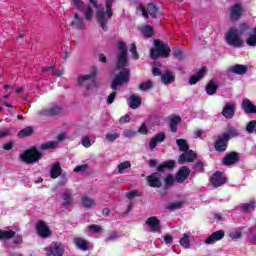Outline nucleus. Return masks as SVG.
Here are the masks:
<instances>
[{
    "label": "nucleus",
    "mask_w": 256,
    "mask_h": 256,
    "mask_svg": "<svg viewBox=\"0 0 256 256\" xmlns=\"http://www.w3.org/2000/svg\"><path fill=\"white\" fill-rule=\"evenodd\" d=\"M117 90H113L109 95H108V98H107V103L108 105H111L115 102V98L117 97Z\"/></svg>",
    "instance_id": "nucleus-55"
},
{
    "label": "nucleus",
    "mask_w": 256,
    "mask_h": 256,
    "mask_svg": "<svg viewBox=\"0 0 256 256\" xmlns=\"http://www.w3.org/2000/svg\"><path fill=\"white\" fill-rule=\"evenodd\" d=\"M183 205H185L183 201L169 202L166 205V209L168 211H177V209H183Z\"/></svg>",
    "instance_id": "nucleus-32"
},
{
    "label": "nucleus",
    "mask_w": 256,
    "mask_h": 256,
    "mask_svg": "<svg viewBox=\"0 0 256 256\" xmlns=\"http://www.w3.org/2000/svg\"><path fill=\"white\" fill-rule=\"evenodd\" d=\"M82 145L83 147H86V149H89V147H91V139H89V136H86L82 139Z\"/></svg>",
    "instance_id": "nucleus-62"
},
{
    "label": "nucleus",
    "mask_w": 256,
    "mask_h": 256,
    "mask_svg": "<svg viewBox=\"0 0 256 256\" xmlns=\"http://www.w3.org/2000/svg\"><path fill=\"white\" fill-rule=\"evenodd\" d=\"M57 141H48L46 143L41 144L40 149L42 151H51V149H57Z\"/></svg>",
    "instance_id": "nucleus-36"
},
{
    "label": "nucleus",
    "mask_w": 256,
    "mask_h": 256,
    "mask_svg": "<svg viewBox=\"0 0 256 256\" xmlns=\"http://www.w3.org/2000/svg\"><path fill=\"white\" fill-rule=\"evenodd\" d=\"M195 169L197 171H199L200 173H203V171H205L204 167H205V163H203V161H197L194 165Z\"/></svg>",
    "instance_id": "nucleus-59"
},
{
    "label": "nucleus",
    "mask_w": 256,
    "mask_h": 256,
    "mask_svg": "<svg viewBox=\"0 0 256 256\" xmlns=\"http://www.w3.org/2000/svg\"><path fill=\"white\" fill-rule=\"evenodd\" d=\"M180 245L184 249H189L191 247V240H189V235L187 233L183 234V237L180 239Z\"/></svg>",
    "instance_id": "nucleus-39"
},
{
    "label": "nucleus",
    "mask_w": 256,
    "mask_h": 256,
    "mask_svg": "<svg viewBox=\"0 0 256 256\" xmlns=\"http://www.w3.org/2000/svg\"><path fill=\"white\" fill-rule=\"evenodd\" d=\"M242 235H243V232H241V230L239 229L229 233V237L232 238L233 240L241 239Z\"/></svg>",
    "instance_id": "nucleus-54"
},
{
    "label": "nucleus",
    "mask_w": 256,
    "mask_h": 256,
    "mask_svg": "<svg viewBox=\"0 0 256 256\" xmlns=\"http://www.w3.org/2000/svg\"><path fill=\"white\" fill-rule=\"evenodd\" d=\"M35 229L39 237H42V239H49V237L53 235L51 228H49V225H47V222H45V220H38L36 222Z\"/></svg>",
    "instance_id": "nucleus-9"
},
{
    "label": "nucleus",
    "mask_w": 256,
    "mask_h": 256,
    "mask_svg": "<svg viewBox=\"0 0 256 256\" xmlns=\"http://www.w3.org/2000/svg\"><path fill=\"white\" fill-rule=\"evenodd\" d=\"M142 35L147 38L152 37L153 35H155V30L153 29V27L147 25L142 29Z\"/></svg>",
    "instance_id": "nucleus-45"
},
{
    "label": "nucleus",
    "mask_w": 256,
    "mask_h": 256,
    "mask_svg": "<svg viewBox=\"0 0 256 256\" xmlns=\"http://www.w3.org/2000/svg\"><path fill=\"white\" fill-rule=\"evenodd\" d=\"M161 81L164 83V85H169L175 81V75L171 74V72H167L166 74L162 75Z\"/></svg>",
    "instance_id": "nucleus-37"
},
{
    "label": "nucleus",
    "mask_w": 256,
    "mask_h": 256,
    "mask_svg": "<svg viewBox=\"0 0 256 256\" xmlns=\"http://www.w3.org/2000/svg\"><path fill=\"white\" fill-rule=\"evenodd\" d=\"M249 29H251V27H249V25H247V23H242L239 26L240 33H245L246 31H249Z\"/></svg>",
    "instance_id": "nucleus-64"
},
{
    "label": "nucleus",
    "mask_w": 256,
    "mask_h": 256,
    "mask_svg": "<svg viewBox=\"0 0 256 256\" xmlns=\"http://www.w3.org/2000/svg\"><path fill=\"white\" fill-rule=\"evenodd\" d=\"M127 199H134V197H139V191L132 190L126 194Z\"/></svg>",
    "instance_id": "nucleus-61"
},
{
    "label": "nucleus",
    "mask_w": 256,
    "mask_h": 256,
    "mask_svg": "<svg viewBox=\"0 0 256 256\" xmlns=\"http://www.w3.org/2000/svg\"><path fill=\"white\" fill-rule=\"evenodd\" d=\"M246 132L249 134L254 133V135H256V120H251L250 122L247 123Z\"/></svg>",
    "instance_id": "nucleus-43"
},
{
    "label": "nucleus",
    "mask_w": 256,
    "mask_h": 256,
    "mask_svg": "<svg viewBox=\"0 0 256 256\" xmlns=\"http://www.w3.org/2000/svg\"><path fill=\"white\" fill-rule=\"evenodd\" d=\"M14 237H15V231L13 230L3 231L0 229V241L13 239Z\"/></svg>",
    "instance_id": "nucleus-35"
},
{
    "label": "nucleus",
    "mask_w": 256,
    "mask_h": 256,
    "mask_svg": "<svg viewBox=\"0 0 256 256\" xmlns=\"http://www.w3.org/2000/svg\"><path fill=\"white\" fill-rule=\"evenodd\" d=\"M210 184L214 187V189H218V187H223L225 183H227V178L223 176V172L216 171L209 179Z\"/></svg>",
    "instance_id": "nucleus-13"
},
{
    "label": "nucleus",
    "mask_w": 256,
    "mask_h": 256,
    "mask_svg": "<svg viewBox=\"0 0 256 256\" xmlns=\"http://www.w3.org/2000/svg\"><path fill=\"white\" fill-rule=\"evenodd\" d=\"M89 167L88 164H82V165H78L74 168V172L75 173H80V171H87V168Z\"/></svg>",
    "instance_id": "nucleus-60"
},
{
    "label": "nucleus",
    "mask_w": 256,
    "mask_h": 256,
    "mask_svg": "<svg viewBox=\"0 0 256 256\" xmlns=\"http://www.w3.org/2000/svg\"><path fill=\"white\" fill-rule=\"evenodd\" d=\"M241 109L244 110L246 115L256 114V106L249 100V98H244L241 103Z\"/></svg>",
    "instance_id": "nucleus-21"
},
{
    "label": "nucleus",
    "mask_w": 256,
    "mask_h": 256,
    "mask_svg": "<svg viewBox=\"0 0 256 256\" xmlns=\"http://www.w3.org/2000/svg\"><path fill=\"white\" fill-rule=\"evenodd\" d=\"M176 143H177L180 151H182L183 153L185 151H189V144H187V140L182 139V138L181 139H177Z\"/></svg>",
    "instance_id": "nucleus-41"
},
{
    "label": "nucleus",
    "mask_w": 256,
    "mask_h": 256,
    "mask_svg": "<svg viewBox=\"0 0 256 256\" xmlns=\"http://www.w3.org/2000/svg\"><path fill=\"white\" fill-rule=\"evenodd\" d=\"M119 238H121V232L112 231L106 237V241H117Z\"/></svg>",
    "instance_id": "nucleus-47"
},
{
    "label": "nucleus",
    "mask_w": 256,
    "mask_h": 256,
    "mask_svg": "<svg viewBox=\"0 0 256 256\" xmlns=\"http://www.w3.org/2000/svg\"><path fill=\"white\" fill-rule=\"evenodd\" d=\"M141 98L135 94H132L130 96V103H129V107L130 109H139V107H141Z\"/></svg>",
    "instance_id": "nucleus-31"
},
{
    "label": "nucleus",
    "mask_w": 256,
    "mask_h": 256,
    "mask_svg": "<svg viewBox=\"0 0 256 256\" xmlns=\"http://www.w3.org/2000/svg\"><path fill=\"white\" fill-rule=\"evenodd\" d=\"M154 45L156 48H152L150 50V58L154 61H157L158 57H169L171 53V48L169 45L164 44L161 40L156 39L154 40Z\"/></svg>",
    "instance_id": "nucleus-4"
},
{
    "label": "nucleus",
    "mask_w": 256,
    "mask_h": 256,
    "mask_svg": "<svg viewBox=\"0 0 256 256\" xmlns=\"http://www.w3.org/2000/svg\"><path fill=\"white\" fill-rule=\"evenodd\" d=\"M88 229L93 233H99L101 231V226L93 224L88 226Z\"/></svg>",
    "instance_id": "nucleus-63"
},
{
    "label": "nucleus",
    "mask_w": 256,
    "mask_h": 256,
    "mask_svg": "<svg viewBox=\"0 0 256 256\" xmlns=\"http://www.w3.org/2000/svg\"><path fill=\"white\" fill-rule=\"evenodd\" d=\"M123 135H124V137L131 139V137H135V135H137V131L131 130V129H125L123 131Z\"/></svg>",
    "instance_id": "nucleus-56"
},
{
    "label": "nucleus",
    "mask_w": 256,
    "mask_h": 256,
    "mask_svg": "<svg viewBox=\"0 0 256 256\" xmlns=\"http://www.w3.org/2000/svg\"><path fill=\"white\" fill-rule=\"evenodd\" d=\"M136 132L139 133L140 135H149V128H147L146 123H142L138 131Z\"/></svg>",
    "instance_id": "nucleus-52"
},
{
    "label": "nucleus",
    "mask_w": 256,
    "mask_h": 256,
    "mask_svg": "<svg viewBox=\"0 0 256 256\" xmlns=\"http://www.w3.org/2000/svg\"><path fill=\"white\" fill-rule=\"evenodd\" d=\"M153 87H155V85L153 84V81H151V80H148L146 82H142L139 85L140 91H149V89H153Z\"/></svg>",
    "instance_id": "nucleus-42"
},
{
    "label": "nucleus",
    "mask_w": 256,
    "mask_h": 256,
    "mask_svg": "<svg viewBox=\"0 0 256 256\" xmlns=\"http://www.w3.org/2000/svg\"><path fill=\"white\" fill-rule=\"evenodd\" d=\"M154 139L158 143H163V141H165V139H167V136L165 135V133L161 132V133L156 134Z\"/></svg>",
    "instance_id": "nucleus-58"
},
{
    "label": "nucleus",
    "mask_w": 256,
    "mask_h": 256,
    "mask_svg": "<svg viewBox=\"0 0 256 256\" xmlns=\"http://www.w3.org/2000/svg\"><path fill=\"white\" fill-rule=\"evenodd\" d=\"M248 243H256V226H253L248 232Z\"/></svg>",
    "instance_id": "nucleus-44"
},
{
    "label": "nucleus",
    "mask_w": 256,
    "mask_h": 256,
    "mask_svg": "<svg viewBox=\"0 0 256 256\" xmlns=\"http://www.w3.org/2000/svg\"><path fill=\"white\" fill-rule=\"evenodd\" d=\"M165 169H168L169 171H171V169H175V161L174 160H169L167 162H164V163L160 164L156 168L157 172H154L150 175H152V177H155L156 179L161 181V179H163V173H165Z\"/></svg>",
    "instance_id": "nucleus-10"
},
{
    "label": "nucleus",
    "mask_w": 256,
    "mask_h": 256,
    "mask_svg": "<svg viewBox=\"0 0 256 256\" xmlns=\"http://www.w3.org/2000/svg\"><path fill=\"white\" fill-rule=\"evenodd\" d=\"M249 68L247 65L235 64L227 69V73H233L234 75H246Z\"/></svg>",
    "instance_id": "nucleus-22"
},
{
    "label": "nucleus",
    "mask_w": 256,
    "mask_h": 256,
    "mask_svg": "<svg viewBox=\"0 0 256 256\" xmlns=\"http://www.w3.org/2000/svg\"><path fill=\"white\" fill-rule=\"evenodd\" d=\"M130 167H131V162L129 161L122 162L118 165V172L121 174L125 169H130Z\"/></svg>",
    "instance_id": "nucleus-51"
},
{
    "label": "nucleus",
    "mask_w": 256,
    "mask_h": 256,
    "mask_svg": "<svg viewBox=\"0 0 256 256\" xmlns=\"http://www.w3.org/2000/svg\"><path fill=\"white\" fill-rule=\"evenodd\" d=\"M119 52L116 56V69L123 71L129 67V56L127 55V44L125 42L118 43Z\"/></svg>",
    "instance_id": "nucleus-3"
},
{
    "label": "nucleus",
    "mask_w": 256,
    "mask_h": 256,
    "mask_svg": "<svg viewBox=\"0 0 256 256\" xmlns=\"http://www.w3.org/2000/svg\"><path fill=\"white\" fill-rule=\"evenodd\" d=\"M225 237V231L218 230L208 236L205 240L206 245H213V243H217V241H221Z\"/></svg>",
    "instance_id": "nucleus-23"
},
{
    "label": "nucleus",
    "mask_w": 256,
    "mask_h": 256,
    "mask_svg": "<svg viewBox=\"0 0 256 256\" xmlns=\"http://www.w3.org/2000/svg\"><path fill=\"white\" fill-rule=\"evenodd\" d=\"M61 113H63V107L59 105H52L39 111L40 117H58Z\"/></svg>",
    "instance_id": "nucleus-12"
},
{
    "label": "nucleus",
    "mask_w": 256,
    "mask_h": 256,
    "mask_svg": "<svg viewBox=\"0 0 256 256\" xmlns=\"http://www.w3.org/2000/svg\"><path fill=\"white\" fill-rule=\"evenodd\" d=\"M164 181L166 183V186L173 185L175 183V178H173V175L168 174L165 178ZM165 191H167V187H165Z\"/></svg>",
    "instance_id": "nucleus-57"
},
{
    "label": "nucleus",
    "mask_w": 256,
    "mask_h": 256,
    "mask_svg": "<svg viewBox=\"0 0 256 256\" xmlns=\"http://www.w3.org/2000/svg\"><path fill=\"white\" fill-rule=\"evenodd\" d=\"M146 225L150 227L153 233H159L161 231V220L155 216L149 217L146 220Z\"/></svg>",
    "instance_id": "nucleus-20"
},
{
    "label": "nucleus",
    "mask_w": 256,
    "mask_h": 256,
    "mask_svg": "<svg viewBox=\"0 0 256 256\" xmlns=\"http://www.w3.org/2000/svg\"><path fill=\"white\" fill-rule=\"evenodd\" d=\"M243 13H245V9H243V6L239 3H235L230 7V21H239V19L243 17Z\"/></svg>",
    "instance_id": "nucleus-14"
},
{
    "label": "nucleus",
    "mask_w": 256,
    "mask_h": 256,
    "mask_svg": "<svg viewBox=\"0 0 256 256\" xmlns=\"http://www.w3.org/2000/svg\"><path fill=\"white\" fill-rule=\"evenodd\" d=\"M119 137H121V133L119 132H115V133H107L106 134V141H108V143H115L116 139H119Z\"/></svg>",
    "instance_id": "nucleus-46"
},
{
    "label": "nucleus",
    "mask_w": 256,
    "mask_h": 256,
    "mask_svg": "<svg viewBox=\"0 0 256 256\" xmlns=\"http://www.w3.org/2000/svg\"><path fill=\"white\" fill-rule=\"evenodd\" d=\"M239 159V153L232 151L225 154L224 158L222 159V165H224V167H230V165H237V163H239Z\"/></svg>",
    "instance_id": "nucleus-15"
},
{
    "label": "nucleus",
    "mask_w": 256,
    "mask_h": 256,
    "mask_svg": "<svg viewBox=\"0 0 256 256\" xmlns=\"http://www.w3.org/2000/svg\"><path fill=\"white\" fill-rule=\"evenodd\" d=\"M235 137H239V130L233 126L228 127L222 134L217 136V139L214 142L215 151H218V153L227 151L229 141Z\"/></svg>",
    "instance_id": "nucleus-1"
},
{
    "label": "nucleus",
    "mask_w": 256,
    "mask_h": 256,
    "mask_svg": "<svg viewBox=\"0 0 256 256\" xmlns=\"http://www.w3.org/2000/svg\"><path fill=\"white\" fill-rule=\"evenodd\" d=\"M129 79H131V70H129V68H124L112 80L111 90L117 91L118 87L125 85V83H129Z\"/></svg>",
    "instance_id": "nucleus-7"
},
{
    "label": "nucleus",
    "mask_w": 256,
    "mask_h": 256,
    "mask_svg": "<svg viewBox=\"0 0 256 256\" xmlns=\"http://www.w3.org/2000/svg\"><path fill=\"white\" fill-rule=\"evenodd\" d=\"M217 89H219V87L213 80H210L206 85L207 95H215V93H217Z\"/></svg>",
    "instance_id": "nucleus-33"
},
{
    "label": "nucleus",
    "mask_w": 256,
    "mask_h": 256,
    "mask_svg": "<svg viewBox=\"0 0 256 256\" xmlns=\"http://www.w3.org/2000/svg\"><path fill=\"white\" fill-rule=\"evenodd\" d=\"M130 52L132 53V59L137 61L139 59V53L137 52V45L135 43L131 44Z\"/></svg>",
    "instance_id": "nucleus-53"
},
{
    "label": "nucleus",
    "mask_w": 256,
    "mask_h": 256,
    "mask_svg": "<svg viewBox=\"0 0 256 256\" xmlns=\"http://www.w3.org/2000/svg\"><path fill=\"white\" fill-rule=\"evenodd\" d=\"M75 245L81 251H88L89 250V245L87 244V240H85L83 238H76L75 239Z\"/></svg>",
    "instance_id": "nucleus-34"
},
{
    "label": "nucleus",
    "mask_w": 256,
    "mask_h": 256,
    "mask_svg": "<svg viewBox=\"0 0 256 256\" xmlns=\"http://www.w3.org/2000/svg\"><path fill=\"white\" fill-rule=\"evenodd\" d=\"M226 43L235 49L243 47V39L239 36V30L237 28L231 27L228 30L226 33Z\"/></svg>",
    "instance_id": "nucleus-8"
},
{
    "label": "nucleus",
    "mask_w": 256,
    "mask_h": 256,
    "mask_svg": "<svg viewBox=\"0 0 256 256\" xmlns=\"http://www.w3.org/2000/svg\"><path fill=\"white\" fill-rule=\"evenodd\" d=\"M146 181H147L149 187H153L154 189H159V187H161V185H163L161 180H159L155 176H152L151 174L146 177Z\"/></svg>",
    "instance_id": "nucleus-27"
},
{
    "label": "nucleus",
    "mask_w": 256,
    "mask_h": 256,
    "mask_svg": "<svg viewBox=\"0 0 256 256\" xmlns=\"http://www.w3.org/2000/svg\"><path fill=\"white\" fill-rule=\"evenodd\" d=\"M168 123L171 133H177V126L183 123V119L179 115H173L168 117Z\"/></svg>",
    "instance_id": "nucleus-24"
},
{
    "label": "nucleus",
    "mask_w": 256,
    "mask_h": 256,
    "mask_svg": "<svg viewBox=\"0 0 256 256\" xmlns=\"http://www.w3.org/2000/svg\"><path fill=\"white\" fill-rule=\"evenodd\" d=\"M61 171H63V168H61V163L59 162L54 163V165L50 170L51 179H57V177H60Z\"/></svg>",
    "instance_id": "nucleus-28"
},
{
    "label": "nucleus",
    "mask_w": 256,
    "mask_h": 256,
    "mask_svg": "<svg viewBox=\"0 0 256 256\" xmlns=\"http://www.w3.org/2000/svg\"><path fill=\"white\" fill-rule=\"evenodd\" d=\"M189 175H191V169L187 166H182L176 173L175 179L177 183H185L189 179Z\"/></svg>",
    "instance_id": "nucleus-17"
},
{
    "label": "nucleus",
    "mask_w": 256,
    "mask_h": 256,
    "mask_svg": "<svg viewBox=\"0 0 256 256\" xmlns=\"http://www.w3.org/2000/svg\"><path fill=\"white\" fill-rule=\"evenodd\" d=\"M65 254V248L63 247L62 243L59 242H53L48 247V253L47 256H63Z\"/></svg>",
    "instance_id": "nucleus-16"
},
{
    "label": "nucleus",
    "mask_w": 256,
    "mask_h": 256,
    "mask_svg": "<svg viewBox=\"0 0 256 256\" xmlns=\"http://www.w3.org/2000/svg\"><path fill=\"white\" fill-rule=\"evenodd\" d=\"M197 159V153L193 150H187L184 153H182L178 158V163H193Z\"/></svg>",
    "instance_id": "nucleus-18"
},
{
    "label": "nucleus",
    "mask_w": 256,
    "mask_h": 256,
    "mask_svg": "<svg viewBox=\"0 0 256 256\" xmlns=\"http://www.w3.org/2000/svg\"><path fill=\"white\" fill-rule=\"evenodd\" d=\"M256 207V201L251 200L249 203H245L241 206L242 211H245L246 213H251L252 209H255Z\"/></svg>",
    "instance_id": "nucleus-40"
},
{
    "label": "nucleus",
    "mask_w": 256,
    "mask_h": 256,
    "mask_svg": "<svg viewBox=\"0 0 256 256\" xmlns=\"http://www.w3.org/2000/svg\"><path fill=\"white\" fill-rule=\"evenodd\" d=\"M139 9L142 11L144 19H149V15H151L153 19H157V15H159V8L153 3H149L147 8H145L143 4H140Z\"/></svg>",
    "instance_id": "nucleus-11"
},
{
    "label": "nucleus",
    "mask_w": 256,
    "mask_h": 256,
    "mask_svg": "<svg viewBox=\"0 0 256 256\" xmlns=\"http://www.w3.org/2000/svg\"><path fill=\"white\" fill-rule=\"evenodd\" d=\"M237 106L235 103L227 102L222 109V115L225 119H233L235 117V110Z\"/></svg>",
    "instance_id": "nucleus-19"
},
{
    "label": "nucleus",
    "mask_w": 256,
    "mask_h": 256,
    "mask_svg": "<svg viewBox=\"0 0 256 256\" xmlns=\"http://www.w3.org/2000/svg\"><path fill=\"white\" fill-rule=\"evenodd\" d=\"M115 0H106L105 1V7L101 6L96 10V19L98 21L99 26L103 31H107L109 27L107 26V23L111 21V18L113 17V3Z\"/></svg>",
    "instance_id": "nucleus-2"
},
{
    "label": "nucleus",
    "mask_w": 256,
    "mask_h": 256,
    "mask_svg": "<svg viewBox=\"0 0 256 256\" xmlns=\"http://www.w3.org/2000/svg\"><path fill=\"white\" fill-rule=\"evenodd\" d=\"M84 17L86 21H91L93 19V8H91V6H87L84 9Z\"/></svg>",
    "instance_id": "nucleus-48"
},
{
    "label": "nucleus",
    "mask_w": 256,
    "mask_h": 256,
    "mask_svg": "<svg viewBox=\"0 0 256 256\" xmlns=\"http://www.w3.org/2000/svg\"><path fill=\"white\" fill-rule=\"evenodd\" d=\"M205 73H207V68L202 67L196 74L192 75L190 79L188 80V83L190 85H197L203 77H205Z\"/></svg>",
    "instance_id": "nucleus-25"
},
{
    "label": "nucleus",
    "mask_w": 256,
    "mask_h": 256,
    "mask_svg": "<svg viewBox=\"0 0 256 256\" xmlns=\"http://www.w3.org/2000/svg\"><path fill=\"white\" fill-rule=\"evenodd\" d=\"M246 44L248 47H256V34H250L246 39Z\"/></svg>",
    "instance_id": "nucleus-50"
},
{
    "label": "nucleus",
    "mask_w": 256,
    "mask_h": 256,
    "mask_svg": "<svg viewBox=\"0 0 256 256\" xmlns=\"http://www.w3.org/2000/svg\"><path fill=\"white\" fill-rule=\"evenodd\" d=\"M81 203L83 207H87V208L95 207L96 205L95 200L89 198V196H83Z\"/></svg>",
    "instance_id": "nucleus-38"
},
{
    "label": "nucleus",
    "mask_w": 256,
    "mask_h": 256,
    "mask_svg": "<svg viewBox=\"0 0 256 256\" xmlns=\"http://www.w3.org/2000/svg\"><path fill=\"white\" fill-rule=\"evenodd\" d=\"M62 201L63 207H71V205H73V194L71 193V190H64L62 193Z\"/></svg>",
    "instance_id": "nucleus-26"
},
{
    "label": "nucleus",
    "mask_w": 256,
    "mask_h": 256,
    "mask_svg": "<svg viewBox=\"0 0 256 256\" xmlns=\"http://www.w3.org/2000/svg\"><path fill=\"white\" fill-rule=\"evenodd\" d=\"M21 159L26 165H33V163H37L39 159H43V154L39 152L37 146H32L28 150L24 151L21 155Z\"/></svg>",
    "instance_id": "nucleus-6"
},
{
    "label": "nucleus",
    "mask_w": 256,
    "mask_h": 256,
    "mask_svg": "<svg viewBox=\"0 0 256 256\" xmlns=\"http://www.w3.org/2000/svg\"><path fill=\"white\" fill-rule=\"evenodd\" d=\"M173 56L175 57V59H178L179 61L185 59V56L183 55V51L181 50V48H173Z\"/></svg>",
    "instance_id": "nucleus-49"
},
{
    "label": "nucleus",
    "mask_w": 256,
    "mask_h": 256,
    "mask_svg": "<svg viewBox=\"0 0 256 256\" xmlns=\"http://www.w3.org/2000/svg\"><path fill=\"white\" fill-rule=\"evenodd\" d=\"M72 27H75V29H85V21H83V18L79 17V14L74 15V20L71 22Z\"/></svg>",
    "instance_id": "nucleus-30"
},
{
    "label": "nucleus",
    "mask_w": 256,
    "mask_h": 256,
    "mask_svg": "<svg viewBox=\"0 0 256 256\" xmlns=\"http://www.w3.org/2000/svg\"><path fill=\"white\" fill-rule=\"evenodd\" d=\"M97 75H99V69L94 66L90 74L78 77L79 87H85L87 91L93 89V87L96 85L95 77H97Z\"/></svg>",
    "instance_id": "nucleus-5"
},
{
    "label": "nucleus",
    "mask_w": 256,
    "mask_h": 256,
    "mask_svg": "<svg viewBox=\"0 0 256 256\" xmlns=\"http://www.w3.org/2000/svg\"><path fill=\"white\" fill-rule=\"evenodd\" d=\"M34 134H35V129H33V127L31 126H27L18 132V137L20 139H26V137H31V135H34Z\"/></svg>",
    "instance_id": "nucleus-29"
}]
</instances>
